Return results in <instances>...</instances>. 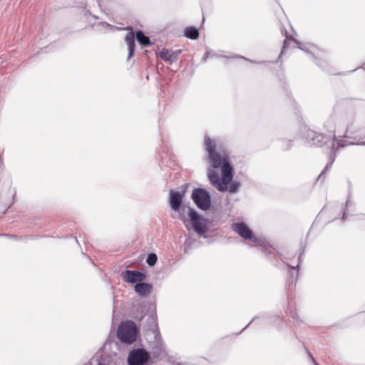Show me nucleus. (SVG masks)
<instances>
[{"label":"nucleus","mask_w":365,"mask_h":365,"mask_svg":"<svg viewBox=\"0 0 365 365\" xmlns=\"http://www.w3.org/2000/svg\"><path fill=\"white\" fill-rule=\"evenodd\" d=\"M205 150L208 153L207 178L217 190H227V185L233 178V168L227 154L216 151V144L209 137L205 138Z\"/></svg>","instance_id":"nucleus-1"},{"label":"nucleus","mask_w":365,"mask_h":365,"mask_svg":"<svg viewBox=\"0 0 365 365\" xmlns=\"http://www.w3.org/2000/svg\"><path fill=\"white\" fill-rule=\"evenodd\" d=\"M117 336L120 341L125 344H132L136 339L137 328L134 322H122L118 329Z\"/></svg>","instance_id":"nucleus-2"},{"label":"nucleus","mask_w":365,"mask_h":365,"mask_svg":"<svg viewBox=\"0 0 365 365\" xmlns=\"http://www.w3.org/2000/svg\"><path fill=\"white\" fill-rule=\"evenodd\" d=\"M335 131L330 130L329 133L327 135H324L323 134L319 133L316 134L314 136L312 137V141L313 144L322 147L324 144H329L331 146H334V140L338 141L337 143L339 145L344 146L346 143H341V140H339V138L344 137L345 138L351 139V137L348 135V130L346 129L345 131L340 134L339 130H337L338 135L336 136L334 134Z\"/></svg>","instance_id":"nucleus-3"},{"label":"nucleus","mask_w":365,"mask_h":365,"mask_svg":"<svg viewBox=\"0 0 365 365\" xmlns=\"http://www.w3.org/2000/svg\"><path fill=\"white\" fill-rule=\"evenodd\" d=\"M192 199L195 205L202 210H208L211 205L210 196L204 189H194L192 193Z\"/></svg>","instance_id":"nucleus-4"},{"label":"nucleus","mask_w":365,"mask_h":365,"mask_svg":"<svg viewBox=\"0 0 365 365\" xmlns=\"http://www.w3.org/2000/svg\"><path fill=\"white\" fill-rule=\"evenodd\" d=\"M187 211L190 221L194 230L199 235L205 234L207 231L205 220L190 207H187Z\"/></svg>","instance_id":"nucleus-5"},{"label":"nucleus","mask_w":365,"mask_h":365,"mask_svg":"<svg viewBox=\"0 0 365 365\" xmlns=\"http://www.w3.org/2000/svg\"><path fill=\"white\" fill-rule=\"evenodd\" d=\"M150 359L149 354L144 349H134L128 356V365H144Z\"/></svg>","instance_id":"nucleus-6"},{"label":"nucleus","mask_w":365,"mask_h":365,"mask_svg":"<svg viewBox=\"0 0 365 365\" xmlns=\"http://www.w3.org/2000/svg\"><path fill=\"white\" fill-rule=\"evenodd\" d=\"M233 230L240 237L245 240H250L252 242H258L259 240L252 234V230L244 222L234 223L232 225Z\"/></svg>","instance_id":"nucleus-7"},{"label":"nucleus","mask_w":365,"mask_h":365,"mask_svg":"<svg viewBox=\"0 0 365 365\" xmlns=\"http://www.w3.org/2000/svg\"><path fill=\"white\" fill-rule=\"evenodd\" d=\"M123 279L129 283H135L143 282L145 279V275L138 271L126 270L122 274Z\"/></svg>","instance_id":"nucleus-8"},{"label":"nucleus","mask_w":365,"mask_h":365,"mask_svg":"<svg viewBox=\"0 0 365 365\" xmlns=\"http://www.w3.org/2000/svg\"><path fill=\"white\" fill-rule=\"evenodd\" d=\"M183 194L173 190L170 191V205L175 211H178L182 202Z\"/></svg>","instance_id":"nucleus-9"},{"label":"nucleus","mask_w":365,"mask_h":365,"mask_svg":"<svg viewBox=\"0 0 365 365\" xmlns=\"http://www.w3.org/2000/svg\"><path fill=\"white\" fill-rule=\"evenodd\" d=\"M180 52V50L173 51L169 49L163 48L160 53V56L163 60L165 61L173 62L178 59Z\"/></svg>","instance_id":"nucleus-10"},{"label":"nucleus","mask_w":365,"mask_h":365,"mask_svg":"<svg viewBox=\"0 0 365 365\" xmlns=\"http://www.w3.org/2000/svg\"><path fill=\"white\" fill-rule=\"evenodd\" d=\"M135 291L138 295L145 297L151 292L152 286L140 282L135 285Z\"/></svg>","instance_id":"nucleus-11"},{"label":"nucleus","mask_w":365,"mask_h":365,"mask_svg":"<svg viewBox=\"0 0 365 365\" xmlns=\"http://www.w3.org/2000/svg\"><path fill=\"white\" fill-rule=\"evenodd\" d=\"M125 41L128 47V58H130L134 52L135 38L133 33H128L125 38Z\"/></svg>","instance_id":"nucleus-12"},{"label":"nucleus","mask_w":365,"mask_h":365,"mask_svg":"<svg viewBox=\"0 0 365 365\" xmlns=\"http://www.w3.org/2000/svg\"><path fill=\"white\" fill-rule=\"evenodd\" d=\"M137 41L143 46H147L151 45V42L148 36H145L141 31L136 33Z\"/></svg>","instance_id":"nucleus-13"},{"label":"nucleus","mask_w":365,"mask_h":365,"mask_svg":"<svg viewBox=\"0 0 365 365\" xmlns=\"http://www.w3.org/2000/svg\"><path fill=\"white\" fill-rule=\"evenodd\" d=\"M185 35L191 39H196L199 36V32L196 28L190 26L185 30Z\"/></svg>","instance_id":"nucleus-14"},{"label":"nucleus","mask_w":365,"mask_h":365,"mask_svg":"<svg viewBox=\"0 0 365 365\" xmlns=\"http://www.w3.org/2000/svg\"><path fill=\"white\" fill-rule=\"evenodd\" d=\"M157 256L155 254H153V253H150L148 255V257L146 259V262L150 265V266H153L156 262H157Z\"/></svg>","instance_id":"nucleus-15"},{"label":"nucleus","mask_w":365,"mask_h":365,"mask_svg":"<svg viewBox=\"0 0 365 365\" xmlns=\"http://www.w3.org/2000/svg\"><path fill=\"white\" fill-rule=\"evenodd\" d=\"M345 143L346 145H348V144H365V135H364V138H360L357 140H355V139L354 140H350V139H348L346 138V140H345Z\"/></svg>","instance_id":"nucleus-16"},{"label":"nucleus","mask_w":365,"mask_h":365,"mask_svg":"<svg viewBox=\"0 0 365 365\" xmlns=\"http://www.w3.org/2000/svg\"><path fill=\"white\" fill-rule=\"evenodd\" d=\"M240 183L239 182H234L232 183L230 187H229V192L230 193H235L236 192L237 190H238V188L240 187Z\"/></svg>","instance_id":"nucleus-17"},{"label":"nucleus","mask_w":365,"mask_h":365,"mask_svg":"<svg viewBox=\"0 0 365 365\" xmlns=\"http://www.w3.org/2000/svg\"><path fill=\"white\" fill-rule=\"evenodd\" d=\"M333 161L330 162L329 164H327V165L326 166V168H324V170L322 172L321 175L319 176V178H321L322 175L325 173L327 172L329 168L331 166V164H332Z\"/></svg>","instance_id":"nucleus-18"}]
</instances>
